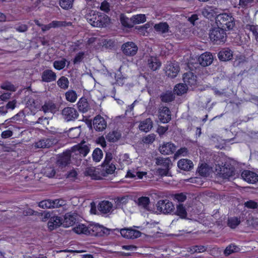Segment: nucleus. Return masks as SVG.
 <instances>
[{"label": "nucleus", "mask_w": 258, "mask_h": 258, "mask_svg": "<svg viewBox=\"0 0 258 258\" xmlns=\"http://www.w3.org/2000/svg\"><path fill=\"white\" fill-rule=\"evenodd\" d=\"M176 150V146L171 143H166L159 147V151L162 154L170 155Z\"/></svg>", "instance_id": "6ab92c4d"}, {"label": "nucleus", "mask_w": 258, "mask_h": 258, "mask_svg": "<svg viewBox=\"0 0 258 258\" xmlns=\"http://www.w3.org/2000/svg\"><path fill=\"white\" fill-rule=\"evenodd\" d=\"M105 167V172L108 174H111L114 173L116 167L115 165L113 164H105V166H104Z\"/></svg>", "instance_id": "13d9d810"}, {"label": "nucleus", "mask_w": 258, "mask_h": 258, "mask_svg": "<svg viewBox=\"0 0 258 258\" xmlns=\"http://www.w3.org/2000/svg\"><path fill=\"white\" fill-rule=\"evenodd\" d=\"M94 129L98 132H102L107 126V122L105 119L100 115H97L93 119Z\"/></svg>", "instance_id": "f8f14e48"}, {"label": "nucleus", "mask_w": 258, "mask_h": 258, "mask_svg": "<svg viewBox=\"0 0 258 258\" xmlns=\"http://www.w3.org/2000/svg\"><path fill=\"white\" fill-rule=\"evenodd\" d=\"M1 88L4 90L15 92L16 90V88L11 82L7 81L3 83L1 86Z\"/></svg>", "instance_id": "8fccbe9b"}, {"label": "nucleus", "mask_w": 258, "mask_h": 258, "mask_svg": "<svg viewBox=\"0 0 258 258\" xmlns=\"http://www.w3.org/2000/svg\"><path fill=\"white\" fill-rule=\"evenodd\" d=\"M50 142L49 139H41L35 143V147L38 148H48L51 146Z\"/></svg>", "instance_id": "ea45409f"}, {"label": "nucleus", "mask_w": 258, "mask_h": 258, "mask_svg": "<svg viewBox=\"0 0 258 258\" xmlns=\"http://www.w3.org/2000/svg\"><path fill=\"white\" fill-rule=\"evenodd\" d=\"M153 127V123L150 118H147L142 121L139 125V129L144 132H148Z\"/></svg>", "instance_id": "c85d7f7f"}, {"label": "nucleus", "mask_w": 258, "mask_h": 258, "mask_svg": "<svg viewBox=\"0 0 258 258\" xmlns=\"http://www.w3.org/2000/svg\"><path fill=\"white\" fill-rule=\"evenodd\" d=\"M131 20L134 24H139L146 22V17L144 14H138L133 16Z\"/></svg>", "instance_id": "79ce46f5"}, {"label": "nucleus", "mask_w": 258, "mask_h": 258, "mask_svg": "<svg viewBox=\"0 0 258 258\" xmlns=\"http://www.w3.org/2000/svg\"><path fill=\"white\" fill-rule=\"evenodd\" d=\"M85 56V52L83 51H80L75 55L74 59V64L80 63L84 59Z\"/></svg>", "instance_id": "864d4df0"}, {"label": "nucleus", "mask_w": 258, "mask_h": 258, "mask_svg": "<svg viewBox=\"0 0 258 258\" xmlns=\"http://www.w3.org/2000/svg\"><path fill=\"white\" fill-rule=\"evenodd\" d=\"M183 81L186 85L192 89L196 88L198 85V77L191 72H188L183 75Z\"/></svg>", "instance_id": "0eeeda50"}, {"label": "nucleus", "mask_w": 258, "mask_h": 258, "mask_svg": "<svg viewBox=\"0 0 258 258\" xmlns=\"http://www.w3.org/2000/svg\"><path fill=\"white\" fill-rule=\"evenodd\" d=\"M56 79V73L51 70H45L42 73L41 80L42 82L49 83L55 81Z\"/></svg>", "instance_id": "f3484780"}, {"label": "nucleus", "mask_w": 258, "mask_h": 258, "mask_svg": "<svg viewBox=\"0 0 258 258\" xmlns=\"http://www.w3.org/2000/svg\"><path fill=\"white\" fill-rule=\"evenodd\" d=\"M76 221V216L71 213H67L64 215L63 219H62V225L64 227H69L73 226Z\"/></svg>", "instance_id": "aec40b11"}, {"label": "nucleus", "mask_w": 258, "mask_h": 258, "mask_svg": "<svg viewBox=\"0 0 258 258\" xmlns=\"http://www.w3.org/2000/svg\"><path fill=\"white\" fill-rule=\"evenodd\" d=\"M14 127L9 126L8 130L3 131L1 134V137L3 139H7L11 137L14 134Z\"/></svg>", "instance_id": "3c124183"}, {"label": "nucleus", "mask_w": 258, "mask_h": 258, "mask_svg": "<svg viewBox=\"0 0 258 258\" xmlns=\"http://www.w3.org/2000/svg\"><path fill=\"white\" fill-rule=\"evenodd\" d=\"M223 28L219 27L212 29L209 34L211 40L215 44L224 43L226 40V33Z\"/></svg>", "instance_id": "20e7f679"}, {"label": "nucleus", "mask_w": 258, "mask_h": 258, "mask_svg": "<svg viewBox=\"0 0 258 258\" xmlns=\"http://www.w3.org/2000/svg\"><path fill=\"white\" fill-rule=\"evenodd\" d=\"M189 87L185 84L179 83L176 85L174 88V92L177 95H181L186 93V91Z\"/></svg>", "instance_id": "7c9ffc66"}, {"label": "nucleus", "mask_w": 258, "mask_h": 258, "mask_svg": "<svg viewBox=\"0 0 258 258\" xmlns=\"http://www.w3.org/2000/svg\"><path fill=\"white\" fill-rule=\"evenodd\" d=\"M42 110L46 112H53L56 109L55 104L51 101L45 102L43 105L42 106Z\"/></svg>", "instance_id": "72a5a7b5"}, {"label": "nucleus", "mask_w": 258, "mask_h": 258, "mask_svg": "<svg viewBox=\"0 0 258 258\" xmlns=\"http://www.w3.org/2000/svg\"><path fill=\"white\" fill-rule=\"evenodd\" d=\"M160 98L163 103H169L174 100L175 96L171 91H166L160 94Z\"/></svg>", "instance_id": "a878e982"}, {"label": "nucleus", "mask_w": 258, "mask_h": 258, "mask_svg": "<svg viewBox=\"0 0 258 258\" xmlns=\"http://www.w3.org/2000/svg\"><path fill=\"white\" fill-rule=\"evenodd\" d=\"M74 0H60L59 5L64 10H69L73 7Z\"/></svg>", "instance_id": "de8ad7c7"}, {"label": "nucleus", "mask_w": 258, "mask_h": 258, "mask_svg": "<svg viewBox=\"0 0 258 258\" xmlns=\"http://www.w3.org/2000/svg\"><path fill=\"white\" fill-rule=\"evenodd\" d=\"M63 201L59 199L55 200H47L42 201L39 203V207L43 209H50L58 208L62 205Z\"/></svg>", "instance_id": "1a4fd4ad"}, {"label": "nucleus", "mask_w": 258, "mask_h": 258, "mask_svg": "<svg viewBox=\"0 0 258 258\" xmlns=\"http://www.w3.org/2000/svg\"><path fill=\"white\" fill-rule=\"evenodd\" d=\"M218 56L221 61H228L232 58L233 52L228 48H224L219 52Z\"/></svg>", "instance_id": "a211bd4d"}, {"label": "nucleus", "mask_w": 258, "mask_h": 258, "mask_svg": "<svg viewBox=\"0 0 258 258\" xmlns=\"http://www.w3.org/2000/svg\"><path fill=\"white\" fill-rule=\"evenodd\" d=\"M198 60L202 66L207 67L212 63L213 56L211 53L206 52L199 56Z\"/></svg>", "instance_id": "2eb2a0df"}, {"label": "nucleus", "mask_w": 258, "mask_h": 258, "mask_svg": "<svg viewBox=\"0 0 258 258\" xmlns=\"http://www.w3.org/2000/svg\"><path fill=\"white\" fill-rule=\"evenodd\" d=\"M73 150L75 152L78 153L82 157L86 156L90 151L89 147L83 143L78 144L74 146Z\"/></svg>", "instance_id": "b1692460"}, {"label": "nucleus", "mask_w": 258, "mask_h": 258, "mask_svg": "<svg viewBox=\"0 0 258 258\" xmlns=\"http://www.w3.org/2000/svg\"><path fill=\"white\" fill-rule=\"evenodd\" d=\"M198 172L200 175L203 177H207L209 174V168L206 163L202 164L198 167Z\"/></svg>", "instance_id": "a19ab883"}, {"label": "nucleus", "mask_w": 258, "mask_h": 258, "mask_svg": "<svg viewBox=\"0 0 258 258\" xmlns=\"http://www.w3.org/2000/svg\"><path fill=\"white\" fill-rule=\"evenodd\" d=\"M215 20L217 26L225 30L232 29L234 25V18L231 14H220L216 16Z\"/></svg>", "instance_id": "f03ea898"}, {"label": "nucleus", "mask_w": 258, "mask_h": 258, "mask_svg": "<svg viewBox=\"0 0 258 258\" xmlns=\"http://www.w3.org/2000/svg\"><path fill=\"white\" fill-rule=\"evenodd\" d=\"M71 159V153L70 152H63L58 159V162L63 166H67L70 164Z\"/></svg>", "instance_id": "f704fd0d"}, {"label": "nucleus", "mask_w": 258, "mask_h": 258, "mask_svg": "<svg viewBox=\"0 0 258 258\" xmlns=\"http://www.w3.org/2000/svg\"><path fill=\"white\" fill-rule=\"evenodd\" d=\"M112 159V156L111 153H107L106 154V156H105L104 160L103 163V166H105V164H108L109 163H110Z\"/></svg>", "instance_id": "680f3d73"}, {"label": "nucleus", "mask_w": 258, "mask_h": 258, "mask_svg": "<svg viewBox=\"0 0 258 258\" xmlns=\"http://www.w3.org/2000/svg\"><path fill=\"white\" fill-rule=\"evenodd\" d=\"M137 203L139 206L147 209L150 203V199L147 197L142 196L138 199Z\"/></svg>", "instance_id": "58836bf2"}, {"label": "nucleus", "mask_w": 258, "mask_h": 258, "mask_svg": "<svg viewBox=\"0 0 258 258\" xmlns=\"http://www.w3.org/2000/svg\"><path fill=\"white\" fill-rule=\"evenodd\" d=\"M89 225L87 226L83 224H79L74 228L75 233L80 234H84L88 235Z\"/></svg>", "instance_id": "473e14b6"}, {"label": "nucleus", "mask_w": 258, "mask_h": 258, "mask_svg": "<svg viewBox=\"0 0 258 258\" xmlns=\"http://www.w3.org/2000/svg\"><path fill=\"white\" fill-rule=\"evenodd\" d=\"M100 9L106 13L109 12L110 11V6L108 3L106 1L103 2L101 4Z\"/></svg>", "instance_id": "052dcab7"}, {"label": "nucleus", "mask_w": 258, "mask_h": 258, "mask_svg": "<svg viewBox=\"0 0 258 258\" xmlns=\"http://www.w3.org/2000/svg\"><path fill=\"white\" fill-rule=\"evenodd\" d=\"M180 70L179 67L175 63H170L166 67V74L168 77L175 78Z\"/></svg>", "instance_id": "dca6fc26"}, {"label": "nucleus", "mask_w": 258, "mask_h": 258, "mask_svg": "<svg viewBox=\"0 0 258 258\" xmlns=\"http://www.w3.org/2000/svg\"><path fill=\"white\" fill-rule=\"evenodd\" d=\"M207 247L204 245H194L189 248V252L191 253L203 252L206 251Z\"/></svg>", "instance_id": "09e8293b"}, {"label": "nucleus", "mask_w": 258, "mask_h": 258, "mask_svg": "<svg viewBox=\"0 0 258 258\" xmlns=\"http://www.w3.org/2000/svg\"><path fill=\"white\" fill-rule=\"evenodd\" d=\"M47 225L50 231L53 230L62 225V218L58 216L51 217L48 220Z\"/></svg>", "instance_id": "4be33fe9"}, {"label": "nucleus", "mask_w": 258, "mask_h": 258, "mask_svg": "<svg viewBox=\"0 0 258 258\" xmlns=\"http://www.w3.org/2000/svg\"><path fill=\"white\" fill-rule=\"evenodd\" d=\"M62 115L67 121L74 120L79 115L75 108L70 107H65L62 110Z\"/></svg>", "instance_id": "9d476101"}, {"label": "nucleus", "mask_w": 258, "mask_h": 258, "mask_svg": "<svg viewBox=\"0 0 258 258\" xmlns=\"http://www.w3.org/2000/svg\"><path fill=\"white\" fill-rule=\"evenodd\" d=\"M108 229L98 224H90L89 225L88 235L102 237L107 234Z\"/></svg>", "instance_id": "39448f33"}, {"label": "nucleus", "mask_w": 258, "mask_h": 258, "mask_svg": "<svg viewBox=\"0 0 258 258\" xmlns=\"http://www.w3.org/2000/svg\"><path fill=\"white\" fill-rule=\"evenodd\" d=\"M154 28L156 31L161 33H167L169 29V25L167 22H160L156 24Z\"/></svg>", "instance_id": "c756f323"}, {"label": "nucleus", "mask_w": 258, "mask_h": 258, "mask_svg": "<svg viewBox=\"0 0 258 258\" xmlns=\"http://www.w3.org/2000/svg\"><path fill=\"white\" fill-rule=\"evenodd\" d=\"M204 17L208 19H212L215 17V12L211 7H207L203 9L202 12Z\"/></svg>", "instance_id": "c03bdc74"}, {"label": "nucleus", "mask_w": 258, "mask_h": 258, "mask_svg": "<svg viewBox=\"0 0 258 258\" xmlns=\"http://www.w3.org/2000/svg\"><path fill=\"white\" fill-rule=\"evenodd\" d=\"M112 206L111 202L108 201H103L99 203L98 209L102 213L107 214L111 211Z\"/></svg>", "instance_id": "393cba45"}, {"label": "nucleus", "mask_w": 258, "mask_h": 258, "mask_svg": "<svg viewBox=\"0 0 258 258\" xmlns=\"http://www.w3.org/2000/svg\"><path fill=\"white\" fill-rule=\"evenodd\" d=\"M244 206L248 209H255L258 207V204L253 200H249L245 202Z\"/></svg>", "instance_id": "4d7b16f0"}, {"label": "nucleus", "mask_w": 258, "mask_h": 258, "mask_svg": "<svg viewBox=\"0 0 258 258\" xmlns=\"http://www.w3.org/2000/svg\"><path fill=\"white\" fill-rule=\"evenodd\" d=\"M103 157V153L102 150L97 148L93 152L92 158L94 161L99 162Z\"/></svg>", "instance_id": "49530a36"}, {"label": "nucleus", "mask_w": 258, "mask_h": 258, "mask_svg": "<svg viewBox=\"0 0 258 258\" xmlns=\"http://www.w3.org/2000/svg\"><path fill=\"white\" fill-rule=\"evenodd\" d=\"M174 198L179 202H183L186 200L187 197L185 194L180 192L175 194Z\"/></svg>", "instance_id": "6e6d98bb"}, {"label": "nucleus", "mask_w": 258, "mask_h": 258, "mask_svg": "<svg viewBox=\"0 0 258 258\" xmlns=\"http://www.w3.org/2000/svg\"><path fill=\"white\" fill-rule=\"evenodd\" d=\"M157 209L163 213H171L174 212V206L168 200H159L157 204Z\"/></svg>", "instance_id": "423d86ee"}, {"label": "nucleus", "mask_w": 258, "mask_h": 258, "mask_svg": "<svg viewBox=\"0 0 258 258\" xmlns=\"http://www.w3.org/2000/svg\"><path fill=\"white\" fill-rule=\"evenodd\" d=\"M237 248L238 247L236 245L234 244H230L226 247L224 250V253L225 255H229L230 254L236 252Z\"/></svg>", "instance_id": "5fc2aeb1"}, {"label": "nucleus", "mask_w": 258, "mask_h": 258, "mask_svg": "<svg viewBox=\"0 0 258 258\" xmlns=\"http://www.w3.org/2000/svg\"><path fill=\"white\" fill-rule=\"evenodd\" d=\"M159 119L163 123L169 122L171 119V113L167 106H163L159 109Z\"/></svg>", "instance_id": "4468645a"}, {"label": "nucleus", "mask_w": 258, "mask_h": 258, "mask_svg": "<svg viewBox=\"0 0 258 258\" xmlns=\"http://www.w3.org/2000/svg\"><path fill=\"white\" fill-rule=\"evenodd\" d=\"M120 21L121 25L126 28H132L133 27V25L130 24L129 19L123 14H121L120 17Z\"/></svg>", "instance_id": "603ef678"}, {"label": "nucleus", "mask_w": 258, "mask_h": 258, "mask_svg": "<svg viewBox=\"0 0 258 258\" xmlns=\"http://www.w3.org/2000/svg\"><path fill=\"white\" fill-rule=\"evenodd\" d=\"M72 23L70 22H67L66 21H52L48 25H45L44 28L42 29L43 31L48 30L51 28H58L61 27H66L67 26H71Z\"/></svg>", "instance_id": "5701e85b"}, {"label": "nucleus", "mask_w": 258, "mask_h": 258, "mask_svg": "<svg viewBox=\"0 0 258 258\" xmlns=\"http://www.w3.org/2000/svg\"><path fill=\"white\" fill-rule=\"evenodd\" d=\"M67 62V60L63 58L61 60H55L53 62V66L55 69L59 71L64 68Z\"/></svg>", "instance_id": "37998d69"}, {"label": "nucleus", "mask_w": 258, "mask_h": 258, "mask_svg": "<svg viewBox=\"0 0 258 258\" xmlns=\"http://www.w3.org/2000/svg\"><path fill=\"white\" fill-rule=\"evenodd\" d=\"M87 19L92 26L99 28L106 27L110 21V18L107 15L93 11L87 15Z\"/></svg>", "instance_id": "f257e3e1"}, {"label": "nucleus", "mask_w": 258, "mask_h": 258, "mask_svg": "<svg viewBox=\"0 0 258 258\" xmlns=\"http://www.w3.org/2000/svg\"><path fill=\"white\" fill-rule=\"evenodd\" d=\"M174 213L182 219L185 218L187 216V212L185 207L181 204L176 207V210Z\"/></svg>", "instance_id": "c9c22d12"}, {"label": "nucleus", "mask_w": 258, "mask_h": 258, "mask_svg": "<svg viewBox=\"0 0 258 258\" xmlns=\"http://www.w3.org/2000/svg\"><path fill=\"white\" fill-rule=\"evenodd\" d=\"M121 236L127 239H135L141 236L142 233L137 230L132 228H123L120 230Z\"/></svg>", "instance_id": "9b49d317"}, {"label": "nucleus", "mask_w": 258, "mask_h": 258, "mask_svg": "<svg viewBox=\"0 0 258 258\" xmlns=\"http://www.w3.org/2000/svg\"><path fill=\"white\" fill-rule=\"evenodd\" d=\"M216 170L219 177L223 179H229L234 176L235 168L231 164L225 163L223 166H218Z\"/></svg>", "instance_id": "7ed1b4c3"}, {"label": "nucleus", "mask_w": 258, "mask_h": 258, "mask_svg": "<svg viewBox=\"0 0 258 258\" xmlns=\"http://www.w3.org/2000/svg\"><path fill=\"white\" fill-rule=\"evenodd\" d=\"M66 99L67 101L74 103L77 99L76 92L73 90H69L65 93Z\"/></svg>", "instance_id": "e433bc0d"}, {"label": "nucleus", "mask_w": 258, "mask_h": 258, "mask_svg": "<svg viewBox=\"0 0 258 258\" xmlns=\"http://www.w3.org/2000/svg\"><path fill=\"white\" fill-rule=\"evenodd\" d=\"M178 167L184 171H190L194 167L193 162L189 159H181L177 162Z\"/></svg>", "instance_id": "412c9836"}, {"label": "nucleus", "mask_w": 258, "mask_h": 258, "mask_svg": "<svg viewBox=\"0 0 258 258\" xmlns=\"http://www.w3.org/2000/svg\"><path fill=\"white\" fill-rule=\"evenodd\" d=\"M122 49L125 55L132 56L136 54L138 48L134 42H127L122 45Z\"/></svg>", "instance_id": "6e6552de"}, {"label": "nucleus", "mask_w": 258, "mask_h": 258, "mask_svg": "<svg viewBox=\"0 0 258 258\" xmlns=\"http://www.w3.org/2000/svg\"><path fill=\"white\" fill-rule=\"evenodd\" d=\"M57 84L61 89L66 90L69 87V81L67 77L61 76L57 81Z\"/></svg>", "instance_id": "4c0bfd02"}, {"label": "nucleus", "mask_w": 258, "mask_h": 258, "mask_svg": "<svg viewBox=\"0 0 258 258\" xmlns=\"http://www.w3.org/2000/svg\"><path fill=\"white\" fill-rule=\"evenodd\" d=\"M16 100H14L8 102V103L6 105V107H7V110L8 109L13 110L16 107Z\"/></svg>", "instance_id": "69168bd1"}, {"label": "nucleus", "mask_w": 258, "mask_h": 258, "mask_svg": "<svg viewBox=\"0 0 258 258\" xmlns=\"http://www.w3.org/2000/svg\"><path fill=\"white\" fill-rule=\"evenodd\" d=\"M77 104L79 110L83 113H86L90 109L87 99L84 97L81 98Z\"/></svg>", "instance_id": "cd10ccee"}, {"label": "nucleus", "mask_w": 258, "mask_h": 258, "mask_svg": "<svg viewBox=\"0 0 258 258\" xmlns=\"http://www.w3.org/2000/svg\"><path fill=\"white\" fill-rule=\"evenodd\" d=\"M97 143L99 144L102 148H105L106 146V141L103 136L99 137L97 139Z\"/></svg>", "instance_id": "e2e57ef3"}, {"label": "nucleus", "mask_w": 258, "mask_h": 258, "mask_svg": "<svg viewBox=\"0 0 258 258\" xmlns=\"http://www.w3.org/2000/svg\"><path fill=\"white\" fill-rule=\"evenodd\" d=\"M240 223L237 217H231L228 219L227 225L231 229H235Z\"/></svg>", "instance_id": "a18cd8bd"}, {"label": "nucleus", "mask_w": 258, "mask_h": 258, "mask_svg": "<svg viewBox=\"0 0 258 258\" xmlns=\"http://www.w3.org/2000/svg\"><path fill=\"white\" fill-rule=\"evenodd\" d=\"M11 95V93H4L0 95V100L2 101H6L9 99Z\"/></svg>", "instance_id": "774afa93"}, {"label": "nucleus", "mask_w": 258, "mask_h": 258, "mask_svg": "<svg viewBox=\"0 0 258 258\" xmlns=\"http://www.w3.org/2000/svg\"><path fill=\"white\" fill-rule=\"evenodd\" d=\"M121 137V134L116 131L109 132L106 136L107 140L109 142H117Z\"/></svg>", "instance_id": "2f4dec72"}, {"label": "nucleus", "mask_w": 258, "mask_h": 258, "mask_svg": "<svg viewBox=\"0 0 258 258\" xmlns=\"http://www.w3.org/2000/svg\"><path fill=\"white\" fill-rule=\"evenodd\" d=\"M254 0H239V6L243 8H246L249 4L252 3Z\"/></svg>", "instance_id": "bf43d9fd"}, {"label": "nucleus", "mask_w": 258, "mask_h": 258, "mask_svg": "<svg viewBox=\"0 0 258 258\" xmlns=\"http://www.w3.org/2000/svg\"><path fill=\"white\" fill-rule=\"evenodd\" d=\"M241 176L245 181L249 183H255L258 181V174L250 170H244Z\"/></svg>", "instance_id": "ddd939ff"}, {"label": "nucleus", "mask_w": 258, "mask_h": 258, "mask_svg": "<svg viewBox=\"0 0 258 258\" xmlns=\"http://www.w3.org/2000/svg\"><path fill=\"white\" fill-rule=\"evenodd\" d=\"M161 65V62L156 57L150 56L148 59V66L153 71L158 70L160 68Z\"/></svg>", "instance_id": "bb28decb"}, {"label": "nucleus", "mask_w": 258, "mask_h": 258, "mask_svg": "<svg viewBox=\"0 0 258 258\" xmlns=\"http://www.w3.org/2000/svg\"><path fill=\"white\" fill-rule=\"evenodd\" d=\"M199 17L197 14H192L188 19V21L193 25H195V21L198 20Z\"/></svg>", "instance_id": "338daca9"}, {"label": "nucleus", "mask_w": 258, "mask_h": 258, "mask_svg": "<svg viewBox=\"0 0 258 258\" xmlns=\"http://www.w3.org/2000/svg\"><path fill=\"white\" fill-rule=\"evenodd\" d=\"M9 126H13L14 127V130L15 131H14V134H18V135H20L22 134L23 132L22 131H20V130H21L23 128V127L20 126L19 124H11L9 125Z\"/></svg>", "instance_id": "0e129e2a"}]
</instances>
